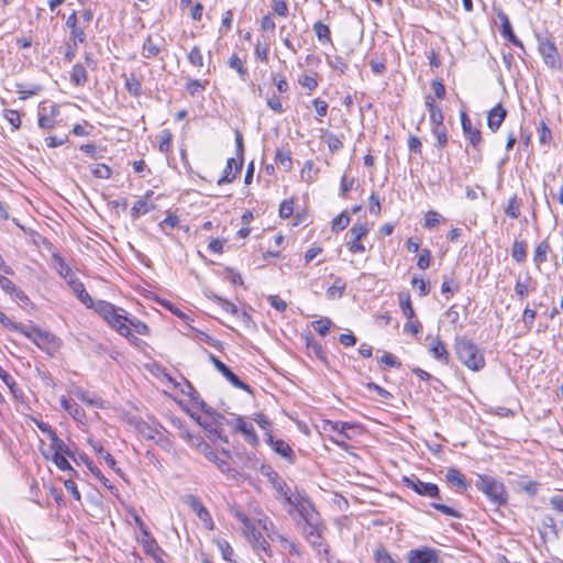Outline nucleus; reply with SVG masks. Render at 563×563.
Wrapping results in <instances>:
<instances>
[{
	"mask_svg": "<svg viewBox=\"0 0 563 563\" xmlns=\"http://www.w3.org/2000/svg\"><path fill=\"white\" fill-rule=\"evenodd\" d=\"M454 350L457 358L468 369L478 372L485 367V357L478 346L466 336H456Z\"/></svg>",
	"mask_w": 563,
	"mask_h": 563,
	"instance_id": "nucleus-1",
	"label": "nucleus"
},
{
	"mask_svg": "<svg viewBox=\"0 0 563 563\" xmlns=\"http://www.w3.org/2000/svg\"><path fill=\"white\" fill-rule=\"evenodd\" d=\"M95 311L107 322L115 332L123 333L126 330L129 313L121 307L106 300L96 301Z\"/></svg>",
	"mask_w": 563,
	"mask_h": 563,
	"instance_id": "nucleus-2",
	"label": "nucleus"
},
{
	"mask_svg": "<svg viewBox=\"0 0 563 563\" xmlns=\"http://www.w3.org/2000/svg\"><path fill=\"white\" fill-rule=\"evenodd\" d=\"M475 486L489 499L495 509H499L508 500L505 485L493 476L478 475Z\"/></svg>",
	"mask_w": 563,
	"mask_h": 563,
	"instance_id": "nucleus-3",
	"label": "nucleus"
},
{
	"mask_svg": "<svg viewBox=\"0 0 563 563\" xmlns=\"http://www.w3.org/2000/svg\"><path fill=\"white\" fill-rule=\"evenodd\" d=\"M283 504L289 507L287 512L290 516L294 517L297 515L299 517L298 521H305L308 518L319 515L313 503L303 489H296L295 493H292L290 497H287Z\"/></svg>",
	"mask_w": 563,
	"mask_h": 563,
	"instance_id": "nucleus-4",
	"label": "nucleus"
},
{
	"mask_svg": "<svg viewBox=\"0 0 563 563\" xmlns=\"http://www.w3.org/2000/svg\"><path fill=\"white\" fill-rule=\"evenodd\" d=\"M536 37L538 52L545 66L552 70H561L563 63L553 36L549 32H544L537 34Z\"/></svg>",
	"mask_w": 563,
	"mask_h": 563,
	"instance_id": "nucleus-5",
	"label": "nucleus"
},
{
	"mask_svg": "<svg viewBox=\"0 0 563 563\" xmlns=\"http://www.w3.org/2000/svg\"><path fill=\"white\" fill-rule=\"evenodd\" d=\"M402 483L407 488L412 489L420 496L440 499V489L437 484L422 482L415 475L410 477L405 476Z\"/></svg>",
	"mask_w": 563,
	"mask_h": 563,
	"instance_id": "nucleus-6",
	"label": "nucleus"
},
{
	"mask_svg": "<svg viewBox=\"0 0 563 563\" xmlns=\"http://www.w3.org/2000/svg\"><path fill=\"white\" fill-rule=\"evenodd\" d=\"M263 474L268 478L272 484L274 490L276 492V498L284 503L287 497L291 496V490L287 483L282 478V476L274 471L273 468H268L267 472H263Z\"/></svg>",
	"mask_w": 563,
	"mask_h": 563,
	"instance_id": "nucleus-7",
	"label": "nucleus"
},
{
	"mask_svg": "<svg viewBox=\"0 0 563 563\" xmlns=\"http://www.w3.org/2000/svg\"><path fill=\"white\" fill-rule=\"evenodd\" d=\"M461 125L463 130V134L465 139L468 141L470 145L474 150H478V146L482 143V133L481 131L473 126L471 119L466 114L465 111H461Z\"/></svg>",
	"mask_w": 563,
	"mask_h": 563,
	"instance_id": "nucleus-8",
	"label": "nucleus"
},
{
	"mask_svg": "<svg viewBox=\"0 0 563 563\" xmlns=\"http://www.w3.org/2000/svg\"><path fill=\"white\" fill-rule=\"evenodd\" d=\"M351 428L352 426L350 423L341 421H327L324 424V430L336 433V437L332 438V441L340 448L346 446V440L351 438L347 430Z\"/></svg>",
	"mask_w": 563,
	"mask_h": 563,
	"instance_id": "nucleus-9",
	"label": "nucleus"
},
{
	"mask_svg": "<svg viewBox=\"0 0 563 563\" xmlns=\"http://www.w3.org/2000/svg\"><path fill=\"white\" fill-rule=\"evenodd\" d=\"M214 367L236 388L251 393V387L242 382L222 361L210 354Z\"/></svg>",
	"mask_w": 563,
	"mask_h": 563,
	"instance_id": "nucleus-10",
	"label": "nucleus"
},
{
	"mask_svg": "<svg viewBox=\"0 0 563 563\" xmlns=\"http://www.w3.org/2000/svg\"><path fill=\"white\" fill-rule=\"evenodd\" d=\"M185 503L191 508V510L206 525L207 528L212 529L213 522L211 515L198 497L194 495H187L185 497Z\"/></svg>",
	"mask_w": 563,
	"mask_h": 563,
	"instance_id": "nucleus-11",
	"label": "nucleus"
},
{
	"mask_svg": "<svg viewBox=\"0 0 563 563\" xmlns=\"http://www.w3.org/2000/svg\"><path fill=\"white\" fill-rule=\"evenodd\" d=\"M439 551L430 548L411 550L408 553V563H439Z\"/></svg>",
	"mask_w": 563,
	"mask_h": 563,
	"instance_id": "nucleus-12",
	"label": "nucleus"
},
{
	"mask_svg": "<svg viewBox=\"0 0 563 563\" xmlns=\"http://www.w3.org/2000/svg\"><path fill=\"white\" fill-rule=\"evenodd\" d=\"M33 343L41 350L48 353L57 350L60 345V341L55 334L41 329H38Z\"/></svg>",
	"mask_w": 563,
	"mask_h": 563,
	"instance_id": "nucleus-13",
	"label": "nucleus"
},
{
	"mask_svg": "<svg viewBox=\"0 0 563 563\" xmlns=\"http://www.w3.org/2000/svg\"><path fill=\"white\" fill-rule=\"evenodd\" d=\"M266 443L274 450L275 453L286 459L289 463L294 464L296 461V455L292 449L289 446L287 442L282 439H275L273 434L267 433V438L265 439Z\"/></svg>",
	"mask_w": 563,
	"mask_h": 563,
	"instance_id": "nucleus-14",
	"label": "nucleus"
},
{
	"mask_svg": "<svg viewBox=\"0 0 563 563\" xmlns=\"http://www.w3.org/2000/svg\"><path fill=\"white\" fill-rule=\"evenodd\" d=\"M234 431L242 433L245 441L250 443L252 446H258L260 440L253 426L246 422L242 416H238L235 418Z\"/></svg>",
	"mask_w": 563,
	"mask_h": 563,
	"instance_id": "nucleus-15",
	"label": "nucleus"
},
{
	"mask_svg": "<svg viewBox=\"0 0 563 563\" xmlns=\"http://www.w3.org/2000/svg\"><path fill=\"white\" fill-rule=\"evenodd\" d=\"M66 26L70 30V42L75 43V45L84 44L86 42L85 27L78 24L76 11H73L68 15Z\"/></svg>",
	"mask_w": 563,
	"mask_h": 563,
	"instance_id": "nucleus-16",
	"label": "nucleus"
},
{
	"mask_svg": "<svg viewBox=\"0 0 563 563\" xmlns=\"http://www.w3.org/2000/svg\"><path fill=\"white\" fill-rule=\"evenodd\" d=\"M196 421L206 430L211 440H220L223 443L229 442L228 437L224 434L223 428L218 426L217 422H213L211 419L201 420L199 417L196 418Z\"/></svg>",
	"mask_w": 563,
	"mask_h": 563,
	"instance_id": "nucleus-17",
	"label": "nucleus"
},
{
	"mask_svg": "<svg viewBox=\"0 0 563 563\" xmlns=\"http://www.w3.org/2000/svg\"><path fill=\"white\" fill-rule=\"evenodd\" d=\"M297 527L301 530L302 536L306 538L311 534H318L322 532L323 523L321 521L320 515H317L312 518H308L305 521H297Z\"/></svg>",
	"mask_w": 563,
	"mask_h": 563,
	"instance_id": "nucleus-18",
	"label": "nucleus"
},
{
	"mask_svg": "<svg viewBox=\"0 0 563 563\" xmlns=\"http://www.w3.org/2000/svg\"><path fill=\"white\" fill-rule=\"evenodd\" d=\"M198 445L200 446V453L203 454L209 461L213 462L222 473H228L231 471L230 464L227 461L220 459L209 443H199Z\"/></svg>",
	"mask_w": 563,
	"mask_h": 563,
	"instance_id": "nucleus-19",
	"label": "nucleus"
},
{
	"mask_svg": "<svg viewBox=\"0 0 563 563\" xmlns=\"http://www.w3.org/2000/svg\"><path fill=\"white\" fill-rule=\"evenodd\" d=\"M249 542L252 544L253 550L255 553L260 556V559L265 562V558L272 556V550L269 547V543L265 540V538L262 536L261 531L256 534L255 538H252L249 540Z\"/></svg>",
	"mask_w": 563,
	"mask_h": 563,
	"instance_id": "nucleus-20",
	"label": "nucleus"
},
{
	"mask_svg": "<svg viewBox=\"0 0 563 563\" xmlns=\"http://www.w3.org/2000/svg\"><path fill=\"white\" fill-rule=\"evenodd\" d=\"M243 161L240 159L238 163L234 158L227 161V166L223 170V175L218 179V185H223L233 181L239 170L242 168Z\"/></svg>",
	"mask_w": 563,
	"mask_h": 563,
	"instance_id": "nucleus-21",
	"label": "nucleus"
},
{
	"mask_svg": "<svg viewBox=\"0 0 563 563\" xmlns=\"http://www.w3.org/2000/svg\"><path fill=\"white\" fill-rule=\"evenodd\" d=\"M430 352L432 356L440 361L442 364L448 365L450 355L445 347V344L440 340L439 336L432 338V342L430 344Z\"/></svg>",
	"mask_w": 563,
	"mask_h": 563,
	"instance_id": "nucleus-22",
	"label": "nucleus"
},
{
	"mask_svg": "<svg viewBox=\"0 0 563 563\" xmlns=\"http://www.w3.org/2000/svg\"><path fill=\"white\" fill-rule=\"evenodd\" d=\"M507 115L506 108H492L487 115V125L496 132Z\"/></svg>",
	"mask_w": 563,
	"mask_h": 563,
	"instance_id": "nucleus-23",
	"label": "nucleus"
},
{
	"mask_svg": "<svg viewBox=\"0 0 563 563\" xmlns=\"http://www.w3.org/2000/svg\"><path fill=\"white\" fill-rule=\"evenodd\" d=\"M71 290L81 303H84L87 308L95 310L96 301H93L91 296L86 291L81 282H73Z\"/></svg>",
	"mask_w": 563,
	"mask_h": 563,
	"instance_id": "nucleus-24",
	"label": "nucleus"
},
{
	"mask_svg": "<svg viewBox=\"0 0 563 563\" xmlns=\"http://www.w3.org/2000/svg\"><path fill=\"white\" fill-rule=\"evenodd\" d=\"M449 484L455 487L457 490L463 492L467 489V483L464 475L456 468H449L445 475Z\"/></svg>",
	"mask_w": 563,
	"mask_h": 563,
	"instance_id": "nucleus-25",
	"label": "nucleus"
},
{
	"mask_svg": "<svg viewBox=\"0 0 563 563\" xmlns=\"http://www.w3.org/2000/svg\"><path fill=\"white\" fill-rule=\"evenodd\" d=\"M173 424L179 429V431H180L179 435L181 438H184L185 440H187V442L191 446L196 448L200 452V446L198 444L199 443H206V442L202 439L191 434L187 430V428H185V426H184V423H183V421L180 419H174L173 420Z\"/></svg>",
	"mask_w": 563,
	"mask_h": 563,
	"instance_id": "nucleus-26",
	"label": "nucleus"
},
{
	"mask_svg": "<svg viewBox=\"0 0 563 563\" xmlns=\"http://www.w3.org/2000/svg\"><path fill=\"white\" fill-rule=\"evenodd\" d=\"M305 341H306V349H307L309 355H313L318 360H320L322 362H327V354H325L321 343L317 342L311 336H306Z\"/></svg>",
	"mask_w": 563,
	"mask_h": 563,
	"instance_id": "nucleus-27",
	"label": "nucleus"
},
{
	"mask_svg": "<svg viewBox=\"0 0 563 563\" xmlns=\"http://www.w3.org/2000/svg\"><path fill=\"white\" fill-rule=\"evenodd\" d=\"M549 251H550V244L547 240H543L536 245L533 262L537 266V269H540V265L548 261Z\"/></svg>",
	"mask_w": 563,
	"mask_h": 563,
	"instance_id": "nucleus-28",
	"label": "nucleus"
},
{
	"mask_svg": "<svg viewBox=\"0 0 563 563\" xmlns=\"http://www.w3.org/2000/svg\"><path fill=\"white\" fill-rule=\"evenodd\" d=\"M152 194V191H147L144 198L139 199L134 206L131 208V217L136 220L141 216L146 214L150 210L153 209V206H150L146 198Z\"/></svg>",
	"mask_w": 563,
	"mask_h": 563,
	"instance_id": "nucleus-29",
	"label": "nucleus"
},
{
	"mask_svg": "<svg viewBox=\"0 0 563 563\" xmlns=\"http://www.w3.org/2000/svg\"><path fill=\"white\" fill-rule=\"evenodd\" d=\"M398 299H399L400 309H401L402 313L405 314V317L408 320H412L416 317V313L411 306L409 292H404V291L399 292Z\"/></svg>",
	"mask_w": 563,
	"mask_h": 563,
	"instance_id": "nucleus-30",
	"label": "nucleus"
},
{
	"mask_svg": "<svg viewBox=\"0 0 563 563\" xmlns=\"http://www.w3.org/2000/svg\"><path fill=\"white\" fill-rule=\"evenodd\" d=\"M162 51V46L155 43L152 36H147L142 46V56L144 58L156 57Z\"/></svg>",
	"mask_w": 563,
	"mask_h": 563,
	"instance_id": "nucleus-31",
	"label": "nucleus"
},
{
	"mask_svg": "<svg viewBox=\"0 0 563 563\" xmlns=\"http://www.w3.org/2000/svg\"><path fill=\"white\" fill-rule=\"evenodd\" d=\"M531 277L528 276L526 280H522L521 278H518L515 284V295L516 297L522 301L525 300L530 291L532 290L530 287Z\"/></svg>",
	"mask_w": 563,
	"mask_h": 563,
	"instance_id": "nucleus-32",
	"label": "nucleus"
},
{
	"mask_svg": "<svg viewBox=\"0 0 563 563\" xmlns=\"http://www.w3.org/2000/svg\"><path fill=\"white\" fill-rule=\"evenodd\" d=\"M235 516L243 523V534L247 538V540L255 538L260 531L254 527L252 521L242 512H236Z\"/></svg>",
	"mask_w": 563,
	"mask_h": 563,
	"instance_id": "nucleus-33",
	"label": "nucleus"
},
{
	"mask_svg": "<svg viewBox=\"0 0 563 563\" xmlns=\"http://www.w3.org/2000/svg\"><path fill=\"white\" fill-rule=\"evenodd\" d=\"M275 163L285 172H289L292 166V161L289 151L277 150L275 154Z\"/></svg>",
	"mask_w": 563,
	"mask_h": 563,
	"instance_id": "nucleus-34",
	"label": "nucleus"
},
{
	"mask_svg": "<svg viewBox=\"0 0 563 563\" xmlns=\"http://www.w3.org/2000/svg\"><path fill=\"white\" fill-rule=\"evenodd\" d=\"M345 287V282L341 277H336L332 286H330L327 290L328 298H341L344 294Z\"/></svg>",
	"mask_w": 563,
	"mask_h": 563,
	"instance_id": "nucleus-35",
	"label": "nucleus"
},
{
	"mask_svg": "<svg viewBox=\"0 0 563 563\" xmlns=\"http://www.w3.org/2000/svg\"><path fill=\"white\" fill-rule=\"evenodd\" d=\"M70 80L77 86L86 84L87 70L81 64H76L73 66L70 71Z\"/></svg>",
	"mask_w": 563,
	"mask_h": 563,
	"instance_id": "nucleus-36",
	"label": "nucleus"
},
{
	"mask_svg": "<svg viewBox=\"0 0 563 563\" xmlns=\"http://www.w3.org/2000/svg\"><path fill=\"white\" fill-rule=\"evenodd\" d=\"M511 256L517 263H522L527 257V245L523 241L515 240L511 247Z\"/></svg>",
	"mask_w": 563,
	"mask_h": 563,
	"instance_id": "nucleus-37",
	"label": "nucleus"
},
{
	"mask_svg": "<svg viewBox=\"0 0 563 563\" xmlns=\"http://www.w3.org/2000/svg\"><path fill=\"white\" fill-rule=\"evenodd\" d=\"M313 31L319 42L331 43V33L327 24L322 23L321 21H317L313 24Z\"/></svg>",
	"mask_w": 563,
	"mask_h": 563,
	"instance_id": "nucleus-38",
	"label": "nucleus"
},
{
	"mask_svg": "<svg viewBox=\"0 0 563 563\" xmlns=\"http://www.w3.org/2000/svg\"><path fill=\"white\" fill-rule=\"evenodd\" d=\"M91 174L100 179H108L111 177V168L102 163H95L89 166Z\"/></svg>",
	"mask_w": 563,
	"mask_h": 563,
	"instance_id": "nucleus-39",
	"label": "nucleus"
},
{
	"mask_svg": "<svg viewBox=\"0 0 563 563\" xmlns=\"http://www.w3.org/2000/svg\"><path fill=\"white\" fill-rule=\"evenodd\" d=\"M90 444L95 452L104 460L109 467L114 468L115 460L113 456L99 443L90 441Z\"/></svg>",
	"mask_w": 563,
	"mask_h": 563,
	"instance_id": "nucleus-40",
	"label": "nucleus"
},
{
	"mask_svg": "<svg viewBox=\"0 0 563 563\" xmlns=\"http://www.w3.org/2000/svg\"><path fill=\"white\" fill-rule=\"evenodd\" d=\"M128 325L131 327V331L133 330L140 335L148 336L151 333L148 325L136 318H130Z\"/></svg>",
	"mask_w": 563,
	"mask_h": 563,
	"instance_id": "nucleus-41",
	"label": "nucleus"
},
{
	"mask_svg": "<svg viewBox=\"0 0 563 563\" xmlns=\"http://www.w3.org/2000/svg\"><path fill=\"white\" fill-rule=\"evenodd\" d=\"M58 112L56 111V108H51V115H47L45 113L40 112L38 113V125L40 128L44 130H49L55 125L54 117Z\"/></svg>",
	"mask_w": 563,
	"mask_h": 563,
	"instance_id": "nucleus-42",
	"label": "nucleus"
},
{
	"mask_svg": "<svg viewBox=\"0 0 563 563\" xmlns=\"http://www.w3.org/2000/svg\"><path fill=\"white\" fill-rule=\"evenodd\" d=\"M253 420L258 424V427L264 431L265 439L267 438V433L272 434V421L264 413H255Z\"/></svg>",
	"mask_w": 563,
	"mask_h": 563,
	"instance_id": "nucleus-43",
	"label": "nucleus"
},
{
	"mask_svg": "<svg viewBox=\"0 0 563 563\" xmlns=\"http://www.w3.org/2000/svg\"><path fill=\"white\" fill-rule=\"evenodd\" d=\"M500 33L506 40H508L510 43H512L515 46L519 47L523 53H526L522 42L514 33L511 24L508 25L507 29H500Z\"/></svg>",
	"mask_w": 563,
	"mask_h": 563,
	"instance_id": "nucleus-44",
	"label": "nucleus"
},
{
	"mask_svg": "<svg viewBox=\"0 0 563 563\" xmlns=\"http://www.w3.org/2000/svg\"><path fill=\"white\" fill-rule=\"evenodd\" d=\"M332 324V321L327 317L320 318L319 320L312 322L313 329L322 336L328 334Z\"/></svg>",
	"mask_w": 563,
	"mask_h": 563,
	"instance_id": "nucleus-45",
	"label": "nucleus"
},
{
	"mask_svg": "<svg viewBox=\"0 0 563 563\" xmlns=\"http://www.w3.org/2000/svg\"><path fill=\"white\" fill-rule=\"evenodd\" d=\"M68 455H53V462L54 464L62 471H68L74 476H78V473L71 467L69 462L67 461ZM70 457L73 455H69Z\"/></svg>",
	"mask_w": 563,
	"mask_h": 563,
	"instance_id": "nucleus-46",
	"label": "nucleus"
},
{
	"mask_svg": "<svg viewBox=\"0 0 563 563\" xmlns=\"http://www.w3.org/2000/svg\"><path fill=\"white\" fill-rule=\"evenodd\" d=\"M4 119L12 125L13 130H18L21 125V117L16 110L4 108Z\"/></svg>",
	"mask_w": 563,
	"mask_h": 563,
	"instance_id": "nucleus-47",
	"label": "nucleus"
},
{
	"mask_svg": "<svg viewBox=\"0 0 563 563\" xmlns=\"http://www.w3.org/2000/svg\"><path fill=\"white\" fill-rule=\"evenodd\" d=\"M505 213L511 219H517L520 216V202L517 197H512L509 199L507 207L505 208Z\"/></svg>",
	"mask_w": 563,
	"mask_h": 563,
	"instance_id": "nucleus-48",
	"label": "nucleus"
},
{
	"mask_svg": "<svg viewBox=\"0 0 563 563\" xmlns=\"http://www.w3.org/2000/svg\"><path fill=\"white\" fill-rule=\"evenodd\" d=\"M432 133L437 139V146L443 148L448 144V131L445 126H432Z\"/></svg>",
	"mask_w": 563,
	"mask_h": 563,
	"instance_id": "nucleus-49",
	"label": "nucleus"
},
{
	"mask_svg": "<svg viewBox=\"0 0 563 563\" xmlns=\"http://www.w3.org/2000/svg\"><path fill=\"white\" fill-rule=\"evenodd\" d=\"M307 542L320 554L321 552L327 553L328 550L323 544L322 532L318 534H311L306 538Z\"/></svg>",
	"mask_w": 563,
	"mask_h": 563,
	"instance_id": "nucleus-50",
	"label": "nucleus"
},
{
	"mask_svg": "<svg viewBox=\"0 0 563 563\" xmlns=\"http://www.w3.org/2000/svg\"><path fill=\"white\" fill-rule=\"evenodd\" d=\"M350 216L343 211L339 216H336L332 221V230L333 231H342L344 230L349 223H350Z\"/></svg>",
	"mask_w": 563,
	"mask_h": 563,
	"instance_id": "nucleus-51",
	"label": "nucleus"
},
{
	"mask_svg": "<svg viewBox=\"0 0 563 563\" xmlns=\"http://www.w3.org/2000/svg\"><path fill=\"white\" fill-rule=\"evenodd\" d=\"M125 87L128 91L134 96H139L142 90V84L134 75L125 78Z\"/></svg>",
	"mask_w": 563,
	"mask_h": 563,
	"instance_id": "nucleus-52",
	"label": "nucleus"
},
{
	"mask_svg": "<svg viewBox=\"0 0 563 563\" xmlns=\"http://www.w3.org/2000/svg\"><path fill=\"white\" fill-rule=\"evenodd\" d=\"M188 60L195 67H198V68L203 67V56L198 46H194L191 48V51L188 54Z\"/></svg>",
	"mask_w": 563,
	"mask_h": 563,
	"instance_id": "nucleus-53",
	"label": "nucleus"
},
{
	"mask_svg": "<svg viewBox=\"0 0 563 563\" xmlns=\"http://www.w3.org/2000/svg\"><path fill=\"white\" fill-rule=\"evenodd\" d=\"M536 316H537L536 310L530 308L529 305H527L522 311V322H523L527 331L531 330L534 319H536Z\"/></svg>",
	"mask_w": 563,
	"mask_h": 563,
	"instance_id": "nucleus-54",
	"label": "nucleus"
},
{
	"mask_svg": "<svg viewBox=\"0 0 563 563\" xmlns=\"http://www.w3.org/2000/svg\"><path fill=\"white\" fill-rule=\"evenodd\" d=\"M179 224V218L176 214L169 213L167 217L159 222V228L166 234H168L167 229H174Z\"/></svg>",
	"mask_w": 563,
	"mask_h": 563,
	"instance_id": "nucleus-55",
	"label": "nucleus"
},
{
	"mask_svg": "<svg viewBox=\"0 0 563 563\" xmlns=\"http://www.w3.org/2000/svg\"><path fill=\"white\" fill-rule=\"evenodd\" d=\"M430 506L449 517L461 518V514L457 510H455L454 508L449 507L444 504L432 501V503H430Z\"/></svg>",
	"mask_w": 563,
	"mask_h": 563,
	"instance_id": "nucleus-56",
	"label": "nucleus"
},
{
	"mask_svg": "<svg viewBox=\"0 0 563 563\" xmlns=\"http://www.w3.org/2000/svg\"><path fill=\"white\" fill-rule=\"evenodd\" d=\"M51 449L53 450V455H73L70 449L62 439L51 443Z\"/></svg>",
	"mask_w": 563,
	"mask_h": 563,
	"instance_id": "nucleus-57",
	"label": "nucleus"
},
{
	"mask_svg": "<svg viewBox=\"0 0 563 563\" xmlns=\"http://www.w3.org/2000/svg\"><path fill=\"white\" fill-rule=\"evenodd\" d=\"M368 228L366 223H355L351 229L350 233L353 239L355 240H362L368 234Z\"/></svg>",
	"mask_w": 563,
	"mask_h": 563,
	"instance_id": "nucleus-58",
	"label": "nucleus"
},
{
	"mask_svg": "<svg viewBox=\"0 0 563 563\" xmlns=\"http://www.w3.org/2000/svg\"><path fill=\"white\" fill-rule=\"evenodd\" d=\"M229 66L233 69H235L240 76L243 78L247 75V70L246 68L244 67L243 65V62L241 60V58L236 55V54H233L230 58H229Z\"/></svg>",
	"mask_w": 563,
	"mask_h": 563,
	"instance_id": "nucleus-59",
	"label": "nucleus"
},
{
	"mask_svg": "<svg viewBox=\"0 0 563 563\" xmlns=\"http://www.w3.org/2000/svg\"><path fill=\"white\" fill-rule=\"evenodd\" d=\"M172 147V134L169 131L164 130L162 134L159 135V144L158 148L162 153L169 152Z\"/></svg>",
	"mask_w": 563,
	"mask_h": 563,
	"instance_id": "nucleus-60",
	"label": "nucleus"
},
{
	"mask_svg": "<svg viewBox=\"0 0 563 563\" xmlns=\"http://www.w3.org/2000/svg\"><path fill=\"white\" fill-rule=\"evenodd\" d=\"M441 216L433 210H430L426 213L424 217V228L433 229L440 223Z\"/></svg>",
	"mask_w": 563,
	"mask_h": 563,
	"instance_id": "nucleus-61",
	"label": "nucleus"
},
{
	"mask_svg": "<svg viewBox=\"0 0 563 563\" xmlns=\"http://www.w3.org/2000/svg\"><path fill=\"white\" fill-rule=\"evenodd\" d=\"M374 556L376 563H397L384 548L376 549Z\"/></svg>",
	"mask_w": 563,
	"mask_h": 563,
	"instance_id": "nucleus-62",
	"label": "nucleus"
},
{
	"mask_svg": "<svg viewBox=\"0 0 563 563\" xmlns=\"http://www.w3.org/2000/svg\"><path fill=\"white\" fill-rule=\"evenodd\" d=\"M292 213H294V200L292 199L284 200L279 207V217L283 219H288L292 216Z\"/></svg>",
	"mask_w": 563,
	"mask_h": 563,
	"instance_id": "nucleus-63",
	"label": "nucleus"
},
{
	"mask_svg": "<svg viewBox=\"0 0 563 563\" xmlns=\"http://www.w3.org/2000/svg\"><path fill=\"white\" fill-rule=\"evenodd\" d=\"M267 300L279 312H284L287 309V302L277 295H269Z\"/></svg>",
	"mask_w": 563,
	"mask_h": 563,
	"instance_id": "nucleus-64",
	"label": "nucleus"
}]
</instances>
